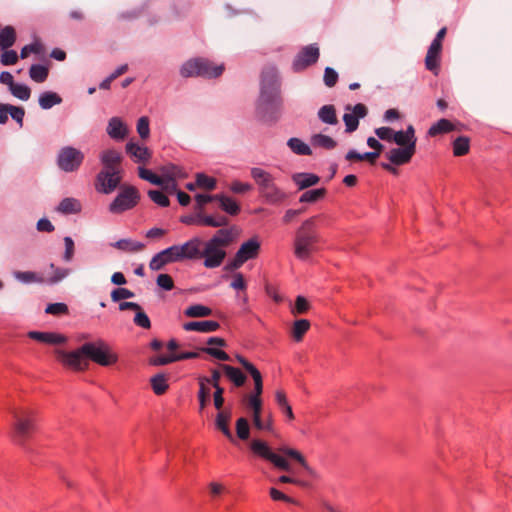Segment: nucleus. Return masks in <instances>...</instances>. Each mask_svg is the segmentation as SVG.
Masks as SVG:
<instances>
[{"label":"nucleus","instance_id":"c85d7f7f","mask_svg":"<svg viewBox=\"0 0 512 512\" xmlns=\"http://www.w3.org/2000/svg\"><path fill=\"white\" fill-rule=\"evenodd\" d=\"M292 180L300 190H303L318 184L320 177L314 173L300 172L294 174Z\"/></svg>","mask_w":512,"mask_h":512},{"label":"nucleus","instance_id":"aec40b11","mask_svg":"<svg viewBox=\"0 0 512 512\" xmlns=\"http://www.w3.org/2000/svg\"><path fill=\"white\" fill-rule=\"evenodd\" d=\"M392 141L395 142L401 148L411 146L413 150H416L417 137L415 135L414 126L409 124L406 127L405 131L400 130L394 132Z\"/></svg>","mask_w":512,"mask_h":512},{"label":"nucleus","instance_id":"a18cd8bd","mask_svg":"<svg viewBox=\"0 0 512 512\" xmlns=\"http://www.w3.org/2000/svg\"><path fill=\"white\" fill-rule=\"evenodd\" d=\"M327 191L325 188H316L305 191L299 198L300 203H315L324 198Z\"/></svg>","mask_w":512,"mask_h":512},{"label":"nucleus","instance_id":"5701e85b","mask_svg":"<svg viewBox=\"0 0 512 512\" xmlns=\"http://www.w3.org/2000/svg\"><path fill=\"white\" fill-rule=\"evenodd\" d=\"M220 324L214 320L189 321L183 324L185 331H196L201 333H210L217 331Z\"/></svg>","mask_w":512,"mask_h":512},{"label":"nucleus","instance_id":"c03bdc74","mask_svg":"<svg viewBox=\"0 0 512 512\" xmlns=\"http://www.w3.org/2000/svg\"><path fill=\"white\" fill-rule=\"evenodd\" d=\"M309 328H310L309 320H307V319L296 320L292 327V337H293L294 341L300 342L303 339L306 332L309 330Z\"/></svg>","mask_w":512,"mask_h":512},{"label":"nucleus","instance_id":"4c0bfd02","mask_svg":"<svg viewBox=\"0 0 512 512\" xmlns=\"http://www.w3.org/2000/svg\"><path fill=\"white\" fill-rule=\"evenodd\" d=\"M13 276L23 284L44 283L45 279L33 271H14Z\"/></svg>","mask_w":512,"mask_h":512},{"label":"nucleus","instance_id":"864d4df0","mask_svg":"<svg viewBox=\"0 0 512 512\" xmlns=\"http://www.w3.org/2000/svg\"><path fill=\"white\" fill-rule=\"evenodd\" d=\"M228 218L226 216L220 215L218 217H214L212 215H206L202 218L203 226L206 227H224L228 224Z\"/></svg>","mask_w":512,"mask_h":512},{"label":"nucleus","instance_id":"37998d69","mask_svg":"<svg viewBox=\"0 0 512 512\" xmlns=\"http://www.w3.org/2000/svg\"><path fill=\"white\" fill-rule=\"evenodd\" d=\"M378 157H379L378 152L368 151V152H364V153H359L355 149L349 150L345 155V158L347 160H357V161L366 160L370 164H374Z\"/></svg>","mask_w":512,"mask_h":512},{"label":"nucleus","instance_id":"5fc2aeb1","mask_svg":"<svg viewBox=\"0 0 512 512\" xmlns=\"http://www.w3.org/2000/svg\"><path fill=\"white\" fill-rule=\"evenodd\" d=\"M174 362H176L175 353H171L168 355L153 356V357H150L149 361H148L149 365L155 366V367L165 366V365H168V364H171Z\"/></svg>","mask_w":512,"mask_h":512},{"label":"nucleus","instance_id":"338daca9","mask_svg":"<svg viewBox=\"0 0 512 512\" xmlns=\"http://www.w3.org/2000/svg\"><path fill=\"white\" fill-rule=\"evenodd\" d=\"M137 132L142 139H146L149 137L150 128H149V119L146 116H142L138 119L137 122Z\"/></svg>","mask_w":512,"mask_h":512},{"label":"nucleus","instance_id":"7ed1b4c3","mask_svg":"<svg viewBox=\"0 0 512 512\" xmlns=\"http://www.w3.org/2000/svg\"><path fill=\"white\" fill-rule=\"evenodd\" d=\"M320 236L315 228V217L305 220L298 229L294 241V254L300 260H307L315 251Z\"/></svg>","mask_w":512,"mask_h":512},{"label":"nucleus","instance_id":"9b49d317","mask_svg":"<svg viewBox=\"0 0 512 512\" xmlns=\"http://www.w3.org/2000/svg\"><path fill=\"white\" fill-rule=\"evenodd\" d=\"M57 360L65 367L74 371H85L89 367V362L85 354L81 352V346L73 351H65L63 349L55 350Z\"/></svg>","mask_w":512,"mask_h":512},{"label":"nucleus","instance_id":"393cba45","mask_svg":"<svg viewBox=\"0 0 512 512\" xmlns=\"http://www.w3.org/2000/svg\"><path fill=\"white\" fill-rule=\"evenodd\" d=\"M220 368L235 387H242L246 383L247 376L240 368L228 364H220Z\"/></svg>","mask_w":512,"mask_h":512},{"label":"nucleus","instance_id":"680f3d73","mask_svg":"<svg viewBox=\"0 0 512 512\" xmlns=\"http://www.w3.org/2000/svg\"><path fill=\"white\" fill-rule=\"evenodd\" d=\"M4 52L1 54L0 62L3 66L14 65L18 61V54L12 49H3Z\"/></svg>","mask_w":512,"mask_h":512},{"label":"nucleus","instance_id":"a211bd4d","mask_svg":"<svg viewBox=\"0 0 512 512\" xmlns=\"http://www.w3.org/2000/svg\"><path fill=\"white\" fill-rule=\"evenodd\" d=\"M261 251V241L259 237L253 236L249 238L247 241H244L239 249L237 250L236 254L244 260V262H247L248 260L256 259L259 256V253Z\"/></svg>","mask_w":512,"mask_h":512},{"label":"nucleus","instance_id":"423d86ee","mask_svg":"<svg viewBox=\"0 0 512 512\" xmlns=\"http://www.w3.org/2000/svg\"><path fill=\"white\" fill-rule=\"evenodd\" d=\"M81 352L85 354L87 361H92L100 366H111L118 361L116 353L112 352L109 345L102 339L85 342L81 345Z\"/></svg>","mask_w":512,"mask_h":512},{"label":"nucleus","instance_id":"0eeeda50","mask_svg":"<svg viewBox=\"0 0 512 512\" xmlns=\"http://www.w3.org/2000/svg\"><path fill=\"white\" fill-rule=\"evenodd\" d=\"M139 201L140 193L138 189L132 185H124L109 204V211L113 214H121L136 207Z\"/></svg>","mask_w":512,"mask_h":512},{"label":"nucleus","instance_id":"3c124183","mask_svg":"<svg viewBox=\"0 0 512 512\" xmlns=\"http://www.w3.org/2000/svg\"><path fill=\"white\" fill-rule=\"evenodd\" d=\"M113 246L120 250L135 252L141 250L144 245L138 241H131L130 239H120L117 242H115Z\"/></svg>","mask_w":512,"mask_h":512},{"label":"nucleus","instance_id":"f3484780","mask_svg":"<svg viewBox=\"0 0 512 512\" xmlns=\"http://www.w3.org/2000/svg\"><path fill=\"white\" fill-rule=\"evenodd\" d=\"M179 262L176 255V249L173 246L167 247L160 252L156 253L149 263V268L152 271L161 270L168 263Z\"/></svg>","mask_w":512,"mask_h":512},{"label":"nucleus","instance_id":"58836bf2","mask_svg":"<svg viewBox=\"0 0 512 512\" xmlns=\"http://www.w3.org/2000/svg\"><path fill=\"white\" fill-rule=\"evenodd\" d=\"M150 384L153 392L158 396L163 395L169 388L166 375L164 373H158L151 377Z\"/></svg>","mask_w":512,"mask_h":512},{"label":"nucleus","instance_id":"e433bc0d","mask_svg":"<svg viewBox=\"0 0 512 512\" xmlns=\"http://www.w3.org/2000/svg\"><path fill=\"white\" fill-rule=\"evenodd\" d=\"M49 68L43 64H32L29 68V76L36 83H43L47 80Z\"/></svg>","mask_w":512,"mask_h":512},{"label":"nucleus","instance_id":"4be33fe9","mask_svg":"<svg viewBox=\"0 0 512 512\" xmlns=\"http://www.w3.org/2000/svg\"><path fill=\"white\" fill-rule=\"evenodd\" d=\"M441 51L442 45H437L436 43L431 42L425 57L426 69L433 72L435 75L438 74L440 69Z\"/></svg>","mask_w":512,"mask_h":512},{"label":"nucleus","instance_id":"4468645a","mask_svg":"<svg viewBox=\"0 0 512 512\" xmlns=\"http://www.w3.org/2000/svg\"><path fill=\"white\" fill-rule=\"evenodd\" d=\"M202 240L195 236L181 245H172L176 249V255L179 262L185 260H198L201 259V246Z\"/></svg>","mask_w":512,"mask_h":512},{"label":"nucleus","instance_id":"69168bd1","mask_svg":"<svg viewBox=\"0 0 512 512\" xmlns=\"http://www.w3.org/2000/svg\"><path fill=\"white\" fill-rule=\"evenodd\" d=\"M323 81L327 87H334L338 81V73L332 67H326L324 70Z\"/></svg>","mask_w":512,"mask_h":512},{"label":"nucleus","instance_id":"2eb2a0df","mask_svg":"<svg viewBox=\"0 0 512 512\" xmlns=\"http://www.w3.org/2000/svg\"><path fill=\"white\" fill-rule=\"evenodd\" d=\"M346 110H351V113H345L343 115L345 132L352 133L358 129L359 120L367 116L368 109L364 104L357 103L353 107L350 105L346 106Z\"/></svg>","mask_w":512,"mask_h":512},{"label":"nucleus","instance_id":"ea45409f","mask_svg":"<svg viewBox=\"0 0 512 512\" xmlns=\"http://www.w3.org/2000/svg\"><path fill=\"white\" fill-rule=\"evenodd\" d=\"M311 144L314 147L332 150L337 146V142L330 136L324 134H315L311 137Z\"/></svg>","mask_w":512,"mask_h":512},{"label":"nucleus","instance_id":"a19ab883","mask_svg":"<svg viewBox=\"0 0 512 512\" xmlns=\"http://www.w3.org/2000/svg\"><path fill=\"white\" fill-rule=\"evenodd\" d=\"M287 145L290 149L297 155L300 156H310L312 154V150L308 144L303 142L301 139L292 137L288 140Z\"/></svg>","mask_w":512,"mask_h":512},{"label":"nucleus","instance_id":"de8ad7c7","mask_svg":"<svg viewBox=\"0 0 512 512\" xmlns=\"http://www.w3.org/2000/svg\"><path fill=\"white\" fill-rule=\"evenodd\" d=\"M50 268L53 270V275L45 280V282L49 285L59 283L64 278H66L71 271L69 268L56 267L53 263L50 264Z\"/></svg>","mask_w":512,"mask_h":512},{"label":"nucleus","instance_id":"20e7f679","mask_svg":"<svg viewBox=\"0 0 512 512\" xmlns=\"http://www.w3.org/2000/svg\"><path fill=\"white\" fill-rule=\"evenodd\" d=\"M251 177L258 186L260 195L269 204H278L283 202L287 195L274 182V177L268 171L253 167L250 170Z\"/></svg>","mask_w":512,"mask_h":512},{"label":"nucleus","instance_id":"13d9d810","mask_svg":"<svg viewBox=\"0 0 512 512\" xmlns=\"http://www.w3.org/2000/svg\"><path fill=\"white\" fill-rule=\"evenodd\" d=\"M110 296H111V300L113 302H120L121 300H124V299L133 298L135 296V294L133 291H131L127 288L118 287L111 291Z\"/></svg>","mask_w":512,"mask_h":512},{"label":"nucleus","instance_id":"a878e982","mask_svg":"<svg viewBox=\"0 0 512 512\" xmlns=\"http://www.w3.org/2000/svg\"><path fill=\"white\" fill-rule=\"evenodd\" d=\"M459 130L457 125L446 118H441L430 126L427 131L429 137H436L441 134Z\"/></svg>","mask_w":512,"mask_h":512},{"label":"nucleus","instance_id":"ddd939ff","mask_svg":"<svg viewBox=\"0 0 512 512\" xmlns=\"http://www.w3.org/2000/svg\"><path fill=\"white\" fill-rule=\"evenodd\" d=\"M226 257L224 248L207 240L204 243V248L201 249V258H204L203 265L208 269L219 267Z\"/></svg>","mask_w":512,"mask_h":512},{"label":"nucleus","instance_id":"b1692460","mask_svg":"<svg viewBox=\"0 0 512 512\" xmlns=\"http://www.w3.org/2000/svg\"><path fill=\"white\" fill-rule=\"evenodd\" d=\"M231 418L230 411H219L215 418V426L218 430H220L225 437L233 444H236L237 441L230 430L228 423Z\"/></svg>","mask_w":512,"mask_h":512},{"label":"nucleus","instance_id":"8fccbe9b","mask_svg":"<svg viewBox=\"0 0 512 512\" xmlns=\"http://www.w3.org/2000/svg\"><path fill=\"white\" fill-rule=\"evenodd\" d=\"M10 92L12 95L22 101H27L31 95V89L22 83H15L13 87H11Z\"/></svg>","mask_w":512,"mask_h":512},{"label":"nucleus","instance_id":"dca6fc26","mask_svg":"<svg viewBox=\"0 0 512 512\" xmlns=\"http://www.w3.org/2000/svg\"><path fill=\"white\" fill-rule=\"evenodd\" d=\"M236 359L241 364V366L250 374L254 381V389L249 396L261 398V395L263 393V378L261 372L253 363L248 361L244 356L238 354L236 355Z\"/></svg>","mask_w":512,"mask_h":512},{"label":"nucleus","instance_id":"cd10ccee","mask_svg":"<svg viewBox=\"0 0 512 512\" xmlns=\"http://www.w3.org/2000/svg\"><path fill=\"white\" fill-rule=\"evenodd\" d=\"M235 238L234 228H221L209 239L212 243L225 248L229 246Z\"/></svg>","mask_w":512,"mask_h":512},{"label":"nucleus","instance_id":"412c9836","mask_svg":"<svg viewBox=\"0 0 512 512\" xmlns=\"http://www.w3.org/2000/svg\"><path fill=\"white\" fill-rule=\"evenodd\" d=\"M28 337L49 345H60L67 341L66 336L56 332L30 331Z\"/></svg>","mask_w":512,"mask_h":512},{"label":"nucleus","instance_id":"9d476101","mask_svg":"<svg viewBox=\"0 0 512 512\" xmlns=\"http://www.w3.org/2000/svg\"><path fill=\"white\" fill-rule=\"evenodd\" d=\"M84 160V154L72 146L62 147L57 155V165L64 172L77 171Z\"/></svg>","mask_w":512,"mask_h":512},{"label":"nucleus","instance_id":"bf43d9fd","mask_svg":"<svg viewBox=\"0 0 512 512\" xmlns=\"http://www.w3.org/2000/svg\"><path fill=\"white\" fill-rule=\"evenodd\" d=\"M199 350L203 353H206V354L214 357L215 359L220 360V361H229L230 360V356L224 350H221L218 348L207 346V347H200Z\"/></svg>","mask_w":512,"mask_h":512},{"label":"nucleus","instance_id":"39448f33","mask_svg":"<svg viewBox=\"0 0 512 512\" xmlns=\"http://www.w3.org/2000/svg\"><path fill=\"white\" fill-rule=\"evenodd\" d=\"M224 69L223 64L215 65L207 58L195 57L188 59L181 65L180 75L184 78L202 77L214 79L222 75Z\"/></svg>","mask_w":512,"mask_h":512},{"label":"nucleus","instance_id":"6e6552de","mask_svg":"<svg viewBox=\"0 0 512 512\" xmlns=\"http://www.w3.org/2000/svg\"><path fill=\"white\" fill-rule=\"evenodd\" d=\"M250 450L256 457L272 463L277 469L286 472L291 471V466L287 459L273 452L267 442L260 439H254L250 443Z\"/></svg>","mask_w":512,"mask_h":512},{"label":"nucleus","instance_id":"e2e57ef3","mask_svg":"<svg viewBox=\"0 0 512 512\" xmlns=\"http://www.w3.org/2000/svg\"><path fill=\"white\" fill-rule=\"evenodd\" d=\"M45 313L51 315H62L68 313V306L63 302L50 303L45 308Z\"/></svg>","mask_w":512,"mask_h":512},{"label":"nucleus","instance_id":"f03ea898","mask_svg":"<svg viewBox=\"0 0 512 512\" xmlns=\"http://www.w3.org/2000/svg\"><path fill=\"white\" fill-rule=\"evenodd\" d=\"M99 158L103 169L96 176L95 189L99 193L110 194L118 187L122 180L118 167L122 160V155L114 149H107L101 152Z\"/></svg>","mask_w":512,"mask_h":512},{"label":"nucleus","instance_id":"c756f323","mask_svg":"<svg viewBox=\"0 0 512 512\" xmlns=\"http://www.w3.org/2000/svg\"><path fill=\"white\" fill-rule=\"evenodd\" d=\"M126 152L134 158L135 162H146L149 160L151 153L145 146L129 141L126 144Z\"/></svg>","mask_w":512,"mask_h":512},{"label":"nucleus","instance_id":"6e6d98bb","mask_svg":"<svg viewBox=\"0 0 512 512\" xmlns=\"http://www.w3.org/2000/svg\"><path fill=\"white\" fill-rule=\"evenodd\" d=\"M148 196L155 204L159 205L160 207H168L170 205L168 196L161 190H149Z\"/></svg>","mask_w":512,"mask_h":512},{"label":"nucleus","instance_id":"1a4fd4ad","mask_svg":"<svg viewBox=\"0 0 512 512\" xmlns=\"http://www.w3.org/2000/svg\"><path fill=\"white\" fill-rule=\"evenodd\" d=\"M14 417L13 440L19 445H23L25 440L35 429V419L31 412L17 410L12 411Z\"/></svg>","mask_w":512,"mask_h":512},{"label":"nucleus","instance_id":"72a5a7b5","mask_svg":"<svg viewBox=\"0 0 512 512\" xmlns=\"http://www.w3.org/2000/svg\"><path fill=\"white\" fill-rule=\"evenodd\" d=\"M318 118L324 124L336 125L338 123L336 109L332 104L322 106L318 110Z\"/></svg>","mask_w":512,"mask_h":512},{"label":"nucleus","instance_id":"f8f14e48","mask_svg":"<svg viewBox=\"0 0 512 512\" xmlns=\"http://www.w3.org/2000/svg\"><path fill=\"white\" fill-rule=\"evenodd\" d=\"M320 57V51L316 44L304 46L294 57L292 69L294 72H301L315 64Z\"/></svg>","mask_w":512,"mask_h":512},{"label":"nucleus","instance_id":"49530a36","mask_svg":"<svg viewBox=\"0 0 512 512\" xmlns=\"http://www.w3.org/2000/svg\"><path fill=\"white\" fill-rule=\"evenodd\" d=\"M138 175L141 179L148 181L149 183L156 186H164V178L158 176L151 170L145 167H138Z\"/></svg>","mask_w":512,"mask_h":512},{"label":"nucleus","instance_id":"473e14b6","mask_svg":"<svg viewBox=\"0 0 512 512\" xmlns=\"http://www.w3.org/2000/svg\"><path fill=\"white\" fill-rule=\"evenodd\" d=\"M38 103L42 109L48 110L55 105L61 104L62 98L56 92L45 91L39 95Z\"/></svg>","mask_w":512,"mask_h":512},{"label":"nucleus","instance_id":"603ef678","mask_svg":"<svg viewBox=\"0 0 512 512\" xmlns=\"http://www.w3.org/2000/svg\"><path fill=\"white\" fill-rule=\"evenodd\" d=\"M236 435L240 440H247L250 436V426L246 418L240 417L236 421Z\"/></svg>","mask_w":512,"mask_h":512},{"label":"nucleus","instance_id":"774afa93","mask_svg":"<svg viewBox=\"0 0 512 512\" xmlns=\"http://www.w3.org/2000/svg\"><path fill=\"white\" fill-rule=\"evenodd\" d=\"M156 283L165 291H171L174 288V281L169 274H159Z\"/></svg>","mask_w":512,"mask_h":512},{"label":"nucleus","instance_id":"0e129e2a","mask_svg":"<svg viewBox=\"0 0 512 512\" xmlns=\"http://www.w3.org/2000/svg\"><path fill=\"white\" fill-rule=\"evenodd\" d=\"M8 108H9V115L11 116V118L17 124H19L20 127H22L23 126V119H24V116H25L24 108L19 107V106H14V105H11V104H8Z\"/></svg>","mask_w":512,"mask_h":512},{"label":"nucleus","instance_id":"c9c22d12","mask_svg":"<svg viewBox=\"0 0 512 512\" xmlns=\"http://www.w3.org/2000/svg\"><path fill=\"white\" fill-rule=\"evenodd\" d=\"M16 30L13 26L7 25L0 31V46L2 49L12 47L16 41Z\"/></svg>","mask_w":512,"mask_h":512},{"label":"nucleus","instance_id":"bb28decb","mask_svg":"<svg viewBox=\"0 0 512 512\" xmlns=\"http://www.w3.org/2000/svg\"><path fill=\"white\" fill-rule=\"evenodd\" d=\"M107 134L114 140H122L127 135V127L119 117H112L108 122Z\"/></svg>","mask_w":512,"mask_h":512},{"label":"nucleus","instance_id":"2f4dec72","mask_svg":"<svg viewBox=\"0 0 512 512\" xmlns=\"http://www.w3.org/2000/svg\"><path fill=\"white\" fill-rule=\"evenodd\" d=\"M216 201L220 203V208L231 216H236L241 211L239 203L225 194H217Z\"/></svg>","mask_w":512,"mask_h":512},{"label":"nucleus","instance_id":"f704fd0d","mask_svg":"<svg viewBox=\"0 0 512 512\" xmlns=\"http://www.w3.org/2000/svg\"><path fill=\"white\" fill-rule=\"evenodd\" d=\"M452 150L455 157L465 156L470 151V138L458 136L452 142Z\"/></svg>","mask_w":512,"mask_h":512},{"label":"nucleus","instance_id":"f257e3e1","mask_svg":"<svg viewBox=\"0 0 512 512\" xmlns=\"http://www.w3.org/2000/svg\"><path fill=\"white\" fill-rule=\"evenodd\" d=\"M281 106V79L279 72L275 67H266L261 72L257 113L263 122H275L278 119Z\"/></svg>","mask_w":512,"mask_h":512},{"label":"nucleus","instance_id":"09e8293b","mask_svg":"<svg viewBox=\"0 0 512 512\" xmlns=\"http://www.w3.org/2000/svg\"><path fill=\"white\" fill-rule=\"evenodd\" d=\"M196 184L198 187L213 190L216 188L217 181L214 177L208 176L203 172L196 174Z\"/></svg>","mask_w":512,"mask_h":512},{"label":"nucleus","instance_id":"052dcab7","mask_svg":"<svg viewBox=\"0 0 512 512\" xmlns=\"http://www.w3.org/2000/svg\"><path fill=\"white\" fill-rule=\"evenodd\" d=\"M135 312L136 313L133 319L135 325L143 329H149L151 327V321L148 315L143 311L142 308L141 310H136Z\"/></svg>","mask_w":512,"mask_h":512},{"label":"nucleus","instance_id":"6ab92c4d","mask_svg":"<svg viewBox=\"0 0 512 512\" xmlns=\"http://www.w3.org/2000/svg\"><path fill=\"white\" fill-rule=\"evenodd\" d=\"M415 152L416 150H413L411 146L404 148L398 147L392 148L386 156L393 165L401 166L409 163Z\"/></svg>","mask_w":512,"mask_h":512},{"label":"nucleus","instance_id":"79ce46f5","mask_svg":"<svg viewBox=\"0 0 512 512\" xmlns=\"http://www.w3.org/2000/svg\"><path fill=\"white\" fill-rule=\"evenodd\" d=\"M184 314L191 318H202L210 316L212 314V309L202 304H193L186 308Z\"/></svg>","mask_w":512,"mask_h":512},{"label":"nucleus","instance_id":"7c9ffc66","mask_svg":"<svg viewBox=\"0 0 512 512\" xmlns=\"http://www.w3.org/2000/svg\"><path fill=\"white\" fill-rule=\"evenodd\" d=\"M81 210V202L73 197L63 198L57 206V211L65 215L78 214Z\"/></svg>","mask_w":512,"mask_h":512},{"label":"nucleus","instance_id":"4d7b16f0","mask_svg":"<svg viewBox=\"0 0 512 512\" xmlns=\"http://www.w3.org/2000/svg\"><path fill=\"white\" fill-rule=\"evenodd\" d=\"M44 50L42 43L39 41L32 42L27 44L21 48L20 58L25 59L29 56L30 53L41 54Z\"/></svg>","mask_w":512,"mask_h":512}]
</instances>
